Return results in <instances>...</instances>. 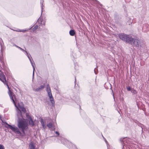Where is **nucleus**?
Instances as JSON below:
<instances>
[{"label": "nucleus", "mask_w": 149, "mask_h": 149, "mask_svg": "<svg viewBox=\"0 0 149 149\" xmlns=\"http://www.w3.org/2000/svg\"><path fill=\"white\" fill-rule=\"evenodd\" d=\"M18 127L22 131L23 133L25 134V131L28 129V122L26 119H24L22 114L19 111L18 114Z\"/></svg>", "instance_id": "nucleus-1"}, {"label": "nucleus", "mask_w": 149, "mask_h": 149, "mask_svg": "<svg viewBox=\"0 0 149 149\" xmlns=\"http://www.w3.org/2000/svg\"><path fill=\"white\" fill-rule=\"evenodd\" d=\"M7 86L8 87V88L9 90L8 94L10 97V98L12 100V101L13 102V103L15 105V106L17 108V116H18V113L19 111H20L21 113H22L21 111V110L24 113H25V112H26V110L24 107V104L23 103H22V102H20L18 103L17 106L16 105V104L15 103V102L14 101L13 97V96H14V95L13 94V93L11 91H10L9 89V87L8 86V85H7Z\"/></svg>", "instance_id": "nucleus-2"}, {"label": "nucleus", "mask_w": 149, "mask_h": 149, "mask_svg": "<svg viewBox=\"0 0 149 149\" xmlns=\"http://www.w3.org/2000/svg\"><path fill=\"white\" fill-rule=\"evenodd\" d=\"M46 91L47 92L48 96L49 97V99L51 103L52 107H54L55 105V102L52 96L50 87L49 84L47 85L46 88Z\"/></svg>", "instance_id": "nucleus-3"}, {"label": "nucleus", "mask_w": 149, "mask_h": 149, "mask_svg": "<svg viewBox=\"0 0 149 149\" xmlns=\"http://www.w3.org/2000/svg\"><path fill=\"white\" fill-rule=\"evenodd\" d=\"M129 42L133 46L137 47H139L140 42L138 39L130 37L129 39Z\"/></svg>", "instance_id": "nucleus-4"}, {"label": "nucleus", "mask_w": 149, "mask_h": 149, "mask_svg": "<svg viewBox=\"0 0 149 149\" xmlns=\"http://www.w3.org/2000/svg\"><path fill=\"white\" fill-rule=\"evenodd\" d=\"M6 124L8 126V127L9 128L13 131L15 133L21 135V132H20L19 129L17 127H15V125H11L8 124L6 123Z\"/></svg>", "instance_id": "nucleus-5"}, {"label": "nucleus", "mask_w": 149, "mask_h": 149, "mask_svg": "<svg viewBox=\"0 0 149 149\" xmlns=\"http://www.w3.org/2000/svg\"><path fill=\"white\" fill-rule=\"evenodd\" d=\"M119 37L122 40L126 41L129 42V39L130 38L128 35L124 33H121L119 35Z\"/></svg>", "instance_id": "nucleus-6"}, {"label": "nucleus", "mask_w": 149, "mask_h": 149, "mask_svg": "<svg viewBox=\"0 0 149 149\" xmlns=\"http://www.w3.org/2000/svg\"><path fill=\"white\" fill-rule=\"evenodd\" d=\"M0 80L4 83L6 81L5 77L3 74H0Z\"/></svg>", "instance_id": "nucleus-7"}, {"label": "nucleus", "mask_w": 149, "mask_h": 149, "mask_svg": "<svg viewBox=\"0 0 149 149\" xmlns=\"http://www.w3.org/2000/svg\"><path fill=\"white\" fill-rule=\"evenodd\" d=\"M45 87V85H42L40 86L39 87L37 88H33V90L38 92L39 91H40L41 90H42L43 88H44Z\"/></svg>", "instance_id": "nucleus-8"}, {"label": "nucleus", "mask_w": 149, "mask_h": 149, "mask_svg": "<svg viewBox=\"0 0 149 149\" xmlns=\"http://www.w3.org/2000/svg\"><path fill=\"white\" fill-rule=\"evenodd\" d=\"M32 60H33L32 59ZM30 61L32 65V66L33 68V78L34 74V71H35V66H34L35 64L34 63V61H33V60H32H32H30Z\"/></svg>", "instance_id": "nucleus-9"}, {"label": "nucleus", "mask_w": 149, "mask_h": 149, "mask_svg": "<svg viewBox=\"0 0 149 149\" xmlns=\"http://www.w3.org/2000/svg\"><path fill=\"white\" fill-rule=\"evenodd\" d=\"M38 22L39 24L41 25H45V21L42 20L40 18H39L38 19Z\"/></svg>", "instance_id": "nucleus-10"}, {"label": "nucleus", "mask_w": 149, "mask_h": 149, "mask_svg": "<svg viewBox=\"0 0 149 149\" xmlns=\"http://www.w3.org/2000/svg\"><path fill=\"white\" fill-rule=\"evenodd\" d=\"M29 124L32 126H33L35 125L34 122L33 120L32 119H31V120H29Z\"/></svg>", "instance_id": "nucleus-11"}, {"label": "nucleus", "mask_w": 149, "mask_h": 149, "mask_svg": "<svg viewBox=\"0 0 149 149\" xmlns=\"http://www.w3.org/2000/svg\"><path fill=\"white\" fill-rule=\"evenodd\" d=\"M30 149H36L33 143H31L29 145Z\"/></svg>", "instance_id": "nucleus-12"}, {"label": "nucleus", "mask_w": 149, "mask_h": 149, "mask_svg": "<svg viewBox=\"0 0 149 149\" xmlns=\"http://www.w3.org/2000/svg\"><path fill=\"white\" fill-rule=\"evenodd\" d=\"M25 52L26 53V55L28 58L29 61L31 60V57L30 54L28 53L26 51H25Z\"/></svg>", "instance_id": "nucleus-13"}, {"label": "nucleus", "mask_w": 149, "mask_h": 149, "mask_svg": "<svg viewBox=\"0 0 149 149\" xmlns=\"http://www.w3.org/2000/svg\"><path fill=\"white\" fill-rule=\"evenodd\" d=\"M70 35L71 36H73L75 34V32L74 30H71L69 32Z\"/></svg>", "instance_id": "nucleus-14"}, {"label": "nucleus", "mask_w": 149, "mask_h": 149, "mask_svg": "<svg viewBox=\"0 0 149 149\" xmlns=\"http://www.w3.org/2000/svg\"><path fill=\"white\" fill-rule=\"evenodd\" d=\"M29 29H28V30L25 29V30H19V29H18V30H16L15 31H18V32H25L26 31H28V30H29Z\"/></svg>", "instance_id": "nucleus-15"}, {"label": "nucleus", "mask_w": 149, "mask_h": 149, "mask_svg": "<svg viewBox=\"0 0 149 149\" xmlns=\"http://www.w3.org/2000/svg\"><path fill=\"white\" fill-rule=\"evenodd\" d=\"M131 92L133 94H136L137 93V92L134 89H132L131 90Z\"/></svg>", "instance_id": "nucleus-16"}, {"label": "nucleus", "mask_w": 149, "mask_h": 149, "mask_svg": "<svg viewBox=\"0 0 149 149\" xmlns=\"http://www.w3.org/2000/svg\"><path fill=\"white\" fill-rule=\"evenodd\" d=\"M132 20L130 18H128V21L127 22L128 24L129 25H130V24H131L132 23Z\"/></svg>", "instance_id": "nucleus-17"}, {"label": "nucleus", "mask_w": 149, "mask_h": 149, "mask_svg": "<svg viewBox=\"0 0 149 149\" xmlns=\"http://www.w3.org/2000/svg\"><path fill=\"white\" fill-rule=\"evenodd\" d=\"M47 126L49 128H51L52 127V123H49L47 125Z\"/></svg>", "instance_id": "nucleus-18"}, {"label": "nucleus", "mask_w": 149, "mask_h": 149, "mask_svg": "<svg viewBox=\"0 0 149 149\" xmlns=\"http://www.w3.org/2000/svg\"><path fill=\"white\" fill-rule=\"evenodd\" d=\"M41 7L42 9H42H43V1H40Z\"/></svg>", "instance_id": "nucleus-19"}, {"label": "nucleus", "mask_w": 149, "mask_h": 149, "mask_svg": "<svg viewBox=\"0 0 149 149\" xmlns=\"http://www.w3.org/2000/svg\"><path fill=\"white\" fill-rule=\"evenodd\" d=\"M38 25H36L33 28V31L35 30L36 29L38 28Z\"/></svg>", "instance_id": "nucleus-20"}, {"label": "nucleus", "mask_w": 149, "mask_h": 149, "mask_svg": "<svg viewBox=\"0 0 149 149\" xmlns=\"http://www.w3.org/2000/svg\"><path fill=\"white\" fill-rule=\"evenodd\" d=\"M26 117L27 119H29L30 120H31V119H32L30 116L27 114H26Z\"/></svg>", "instance_id": "nucleus-21"}, {"label": "nucleus", "mask_w": 149, "mask_h": 149, "mask_svg": "<svg viewBox=\"0 0 149 149\" xmlns=\"http://www.w3.org/2000/svg\"><path fill=\"white\" fill-rule=\"evenodd\" d=\"M41 124L43 126V127H44V128H45V125L44 122L42 121V120H41Z\"/></svg>", "instance_id": "nucleus-22"}, {"label": "nucleus", "mask_w": 149, "mask_h": 149, "mask_svg": "<svg viewBox=\"0 0 149 149\" xmlns=\"http://www.w3.org/2000/svg\"><path fill=\"white\" fill-rule=\"evenodd\" d=\"M0 149H4L3 146L2 145L0 144Z\"/></svg>", "instance_id": "nucleus-23"}, {"label": "nucleus", "mask_w": 149, "mask_h": 149, "mask_svg": "<svg viewBox=\"0 0 149 149\" xmlns=\"http://www.w3.org/2000/svg\"><path fill=\"white\" fill-rule=\"evenodd\" d=\"M127 89L128 91H130L131 90V88L130 86H127Z\"/></svg>", "instance_id": "nucleus-24"}, {"label": "nucleus", "mask_w": 149, "mask_h": 149, "mask_svg": "<svg viewBox=\"0 0 149 149\" xmlns=\"http://www.w3.org/2000/svg\"><path fill=\"white\" fill-rule=\"evenodd\" d=\"M18 48L20 49L21 50H22V51L23 52H25V51L23 49H22V48H21V47H18Z\"/></svg>", "instance_id": "nucleus-25"}, {"label": "nucleus", "mask_w": 149, "mask_h": 149, "mask_svg": "<svg viewBox=\"0 0 149 149\" xmlns=\"http://www.w3.org/2000/svg\"><path fill=\"white\" fill-rule=\"evenodd\" d=\"M96 70H97L96 68H95L94 70L95 73L96 74H97V71H96Z\"/></svg>", "instance_id": "nucleus-26"}, {"label": "nucleus", "mask_w": 149, "mask_h": 149, "mask_svg": "<svg viewBox=\"0 0 149 149\" xmlns=\"http://www.w3.org/2000/svg\"><path fill=\"white\" fill-rule=\"evenodd\" d=\"M55 133L57 134L58 136L59 135V133L57 131H56L55 132Z\"/></svg>", "instance_id": "nucleus-27"}, {"label": "nucleus", "mask_w": 149, "mask_h": 149, "mask_svg": "<svg viewBox=\"0 0 149 149\" xmlns=\"http://www.w3.org/2000/svg\"><path fill=\"white\" fill-rule=\"evenodd\" d=\"M105 142H106V143H107V141H106V139H105Z\"/></svg>", "instance_id": "nucleus-28"}, {"label": "nucleus", "mask_w": 149, "mask_h": 149, "mask_svg": "<svg viewBox=\"0 0 149 149\" xmlns=\"http://www.w3.org/2000/svg\"><path fill=\"white\" fill-rule=\"evenodd\" d=\"M15 47L18 48V47H19L18 46H17L15 45Z\"/></svg>", "instance_id": "nucleus-29"}, {"label": "nucleus", "mask_w": 149, "mask_h": 149, "mask_svg": "<svg viewBox=\"0 0 149 149\" xmlns=\"http://www.w3.org/2000/svg\"><path fill=\"white\" fill-rule=\"evenodd\" d=\"M122 141H123V143L124 144H125V143H124V142L125 141H124V140H123Z\"/></svg>", "instance_id": "nucleus-30"}, {"label": "nucleus", "mask_w": 149, "mask_h": 149, "mask_svg": "<svg viewBox=\"0 0 149 149\" xmlns=\"http://www.w3.org/2000/svg\"><path fill=\"white\" fill-rule=\"evenodd\" d=\"M76 78L75 77V81H76Z\"/></svg>", "instance_id": "nucleus-31"}, {"label": "nucleus", "mask_w": 149, "mask_h": 149, "mask_svg": "<svg viewBox=\"0 0 149 149\" xmlns=\"http://www.w3.org/2000/svg\"><path fill=\"white\" fill-rule=\"evenodd\" d=\"M113 98H114V95H113Z\"/></svg>", "instance_id": "nucleus-32"}, {"label": "nucleus", "mask_w": 149, "mask_h": 149, "mask_svg": "<svg viewBox=\"0 0 149 149\" xmlns=\"http://www.w3.org/2000/svg\"><path fill=\"white\" fill-rule=\"evenodd\" d=\"M15 45H14V46H15Z\"/></svg>", "instance_id": "nucleus-33"}]
</instances>
